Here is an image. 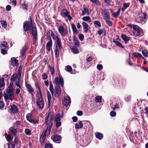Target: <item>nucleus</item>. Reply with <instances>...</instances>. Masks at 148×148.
Wrapping results in <instances>:
<instances>
[{
    "label": "nucleus",
    "mask_w": 148,
    "mask_h": 148,
    "mask_svg": "<svg viewBox=\"0 0 148 148\" xmlns=\"http://www.w3.org/2000/svg\"><path fill=\"white\" fill-rule=\"evenodd\" d=\"M51 139L55 142L59 143L61 140V137L60 136H53L51 137Z\"/></svg>",
    "instance_id": "obj_19"
},
{
    "label": "nucleus",
    "mask_w": 148,
    "mask_h": 148,
    "mask_svg": "<svg viewBox=\"0 0 148 148\" xmlns=\"http://www.w3.org/2000/svg\"><path fill=\"white\" fill-rule=\"evenodd\" d=\"M47 99H48V103L49 105H50L51 100V95L49 91H48L47 92Z\"/></svg>",
    "instance_id": "obj_37"
},
{
    "label": "nucleus",
    "mask_w": 148,
    "mask_h": 148,
    "mask_svg": "<svg viewBox=\"0 0 148 148\" xmlns=\"http://www.w3.org/2000/svg\"><path fill=\"white\" fill-rule=\"evenodd\" d=\"M45 148H53L52 144L50 143L46 144L45 146Z\"/></svg>",
    "instance_id": "obj_54"
},
{
    "label": "nucleus",
    "mask_w": 148,
    "mask_h": 148,
    "mask_svg": "<svg viewBox=\"0 0 148 148\" xmlns=\"http://www.w3.org/2000/svg\"><path fill=\"white\" fill-rule=\"evenodd\" d=\"M125 44H127L130 40V38H122Z\"/></svg>",
    "instance_id": "obj_63"
},
{
    "label": "nucleus",
    "mask_w": 148,
    "mask_h": 148,
    "mask_svg": "<svg viewBox=\"0 0 148 148\" xmlns=\"http://www.w3.org/2000/svg\"><path fill=\"white\" fill-rule=\"evenodd\" d=\"M57 38V41L56 42V45L57 46H58L60 49H61L62 47V45L61 43V41L60 40L59 38Z\"/></svg>",
    "instance_id": "obj_40"
},
{
    "label": "nucleus",
    "mask_w": 148,
    "mask_h": 148,
    "mask_svg": "<svg viewBox=\"0 0 148 148\" xmlns=\"http://www.w3.org/2000/svg\"><path fill=\"white\" fill-rule=\"evenodd\" d=\"M10 110L11 111L14 113H16L18 111L17 108L15 105L11 107Z\"/></svg>",
    "instance_id": "obj_30"
},
{
    "label": "nucleus",
    "mask_w": 148,
    "mask_h": 148,
    "mask_svg": "<svg viewBox=\"0 0 148 148\" xmlns=\"http://www.w3.org/2000/svg\"><path fill=\"white\" fill-rule=\"evenodd\" d=\"M35 86L36 87V88L38 89L39 95H42L41 90L40 88V86L39 85L38 83H35Z\"/></svg>",
    "instance_id": "obj_35"
},
{
    "label": "nucleus",
    "mask_w": 148,
    "mask_h": 148,
    "mask_svg": "<svg viewBox=\"0 0 148 148\" xmlns=\"http://www.w3.org/2000/svg\"><path fill=\"white\" fill-rule=\"evenodd\" d=\"M29 121L31 123H33L34 124H35L36 123H38L39 121L38 120L30 119Z\"/></svg>",
    "instance_id": "obj_44"
},
{
    "label": "nucleus",
    "mask_w": 148,
    "mask_h": 148,
    "mask_svg": "<svg viewBox=\"0 0 148 148\" xmlns=\"http://www.w3.org/2000/svg\"><path fill=\"white\" fill-rule=\"evenodd\" d=\"M83 10L82 12V16H84L85 14H86L87 15H89V10L87 8L84 7H85L84 5H83Z\"/></svg>",
    "instance_id": "obj_22"
},
{
    "label": "nucleus",
    "mask_w": 148,
    "mask_h": 148,
    "mask_svg": "<svg viewBox=\"0 0 148 148\" xmlns=\"http://www.w3.org/2000/svg\"><path fill=\"white\" fill-rule=\"evenodd\" d=\"M71 103V99L69 97L66 96L64 97L63 101V103L64 106H67L69 105Z\"/></svg>",
    "instance_id": "obj_14"
},
{
    "label": "nucleus",
    "mask_w": 148,
    "mask_h": 148,
    "mask_svg": "<svg viewBox=\"0 0 148 148\" xmlns=\"http://www.w3.org/2000/svg\"><path fill=\"white\" fill-rule=\"evenodd\" d=\"M93 4L97 5H99L100 3L99 0H90Z\"/></svg>",
    "instance_id": "obj_43"
},
{
    "label": "nucleus",
    "mask_w": 148,
    "mask_h": 148,
    "mask_svg": "<svg viewBox=\"0 0 148 148\" xmlns=\"http://www.w3.org/2000/svg\"><path fill=\"white\" fill-rule=\"evenodd\" d=\"M7 145H8V148H14V147L15 145L13 143H8Z\"/></svg>",
    "instance_id": "obj_57"
},
{
    "label": "nucleus",
    "mask_w": 148,
    "mask_h": 148,
    "mask_svg": "<svg viewBox=\"0 0 148 148\" xmlns=\"http://www.w3.org/2000/svg\"><path fill=\"white\" fill-rule=\"evenodd\" d=\"M56 123V126L57 127H59L61 125V123L60 121H55Z\"/></svg>",
    "instance_id": "obj_62"
},
{
    "label": "nucleus",
    "mask_w": 148,
    "mask_h": 148,
    "mask_svg": "<svg viewBox=\"0 0 148 148\" xmlns=\"http://www.w3.org/2000/svg\"><path fill=\"white\" fill-rule=\"evenodd\" d=\"M26 86L29 92L30 93L32 94L34 91V89L32 88L31 86L28 84H26Z\"/></svg>",
    "instance_id": "obj_23"
},
{
    "label": "nucleus",
    "mask_w": 148,
    "mask_h": 148,
    "mask_svg": "<svg viewBox=\"0 0 148 148\" xmlns=\"http://www.w3.org/2000/svg\"><path fill=\"white\" fill-rule=\"evenodd\" d=\"M61 93V89L59 86H56L55 87L54 96L56 97H58Z\"/></svg>",
    "instance_id": "obj_15"
},
{
    "label": "nucleus",
    "mask_w": 148,
    "mask_h": 148,
    "mask_svg": "<svg viewBox=\"0 0 148 148\" xmlns=\"http://www.w3.org/2000/svg\"><path fill=\"white\" fill-rule=\"evenodd\" d=\"M88 122L87 121H83V122L80 121L77 123L75 126V128L76 129H79L81 128L83 126V124L88 125Z\"/></svg>",
    "instance_id": "obj_13"
},
{
    "label": "nucleus",
    "mask_w": 148,
    "mask_h": 148,
    "mask_svg": "<svg viewBox=\"0 0 148 148\" xmlns=\"http://www.w3.org/2000/svg\"><path fill=\"white\" fill-rule=\"evenodd\" d=\"M143 55L145 57H147L148 56V52L147 50L144 49L142 51Z\"/></svg>",
    "instance_id": "obj_48"
},
{
    "label": "nucleus",
    "mask_w": 148,
    "mask_h": 148,
    "mask_svg": "<svg viewBox=\"0 0 148 148\" xmlns=\"http://www.w3.org/2000/svg\"><path fill=\"white\" fill-rule=\"evenodd\" d=\"M72 52L75 54H77L79 53V51L77 48L75 46H72L71 48Z\"/></svg>",
    "instance_id": "obj_29"
},
{
    "label": "nucleus",
    "mask_w": 148,
    "mask_h": 148,
    "mask_svg": "<svg viewBox=\"0 0 148 148\" xmlns=\"http://www.w3.org/2000/svg\"><path fill=\"white\" fill-rule=\"evenodd\" d=\"M30 33L32 34V36L34 37H37L38 36L37 29L36 26L33 27L30 30Z\"/></svg>",
    "instance_id": "obj_16"
},
{
    "label": "nucleus",
    "mask_w": 148,
    "mask_h": 148,
    "mask_svg": "<svg viewBox=\"0 0 148 148\" xmlns=\"http://www.w3.org/2000/svg\"><path fill=\"white\" fill-rule=\"evenodd\" d=\"M132 58L135 57L137 58H140L142 57V55L138 53H134L132 54Z\"/></svg>",
    "instance_id": "obj_33"
},
{
    "label": "nucleus",
    "mask_w": 148,
    "mask_h": 148,
    "mask_svg": "<svg viewBox=\"0 0 148 148\" xmlns=\"http://www.w3.org/2000/svg\"><path fill=\"white\" fill-rule=\"evenodd\" d=\"M111 0H104V2L106 5L110 6V5Z\"/></svg>",
    "instance_id": "obj_55"
},
{
    "label": "nucleus",
    "mask_w": 148,
    "mask_h": 148,
    "mask_svg": "<svg viewBox=\"0 0 148 148\" xmlns=\"http://www.w3.org/2000/svg\"><path fill=\"white\" fill-rule=\"evenodd\" d=\"M64 80L60 75L59 78L58 77L55 78L54 81V83L55 84L56 86H59L60 84L61 86L63 87L64 86Z\"/></svg>",
    "instance_id": "obj_10"
},
{
    "label": "nucleus",
    "mask_w": 148,
    "mask_h": 148,
    "mask_svg": "<svg viewBox=\"0 0 148 148\" xmlns=\"http://www.w3.org/2000/svg\"><path fill=\"white\" fill-rule=\"evenodd\" d=\"M49 89L51 94L53 95L54 93V89L52 82L51 81L50 82V86Z\"/></svg>",
    "instance_id": "obj_34"
},
{
    "label": "nucleus",
    "mask_w": 148,
    "mask_h": 148,
    "mask_svg": "<svg viewBox=\"0 0 148 148\" xmlns=\"http://www.w3.org/2000/svg\"><path fill=\"white\" fill-rule=\"evenodd\" d=\"M22 5L23 8V9H24L25 10H28V5L27 3H26L25 2L22 4Z\"/></svg>",
    "instance_id": "obj_52"
},
{
    "label": "nucleus",
    "mask_w": 148,
    "mask_h": 148,
    "mask_svg": "<svg viewBox=\"0 0 148 148\" xmlns=\"http://www.w3.org/2000/svg\"><path fill=\"white\" fill-rule=\"evenodd\" d=\"M119 103V102L118 99L113 100L110 103V106L111 108L113 110L119 109L120 108Z\"/></svg>",
    "instance_id": "obj_8"
},
{
    "label": "nucleus",
    "mask_w": 148,
    "mask_h": 148,
    "mask_svg": "<svg viewBox=\"0 0 148 148\" xmlns=\"http://www.w3.org/2000/svg\"><path fill=\"white\" fill-rule=\"evenodd\" d=\"M8 44L5 41H3L1 42V48H6L8 47Z\"/></svg>",
    "instance_id": "obj_46"
},
{
    "label": "nucleus",
    "mask_w": 148,
    "mask_h": 148,
    "mask_svg": "<svg viewBox=\"0 0 148 148\" xmlns=\"http://www.w3.org/2000/svg\"><path fill=\"white\" fill-rule=\"evenodd\" d=\"M82 20L85 21H88L89 20H91L90 17L89 16H86L83 17L82 18Z\"/></svg>",
    "instance_id": "obj_56"
},
{
    "label": "nucleus",
    "mask_w": 148,
    "mask_h": 148,
    "mask_svg": "<svg viewBox=\"0 0 148 148\" xmlns=\"http://www.w3.org/2000/svg\"><path fill=\"white\" fill-rule=\"evenodd\" d=\"M110 17L104 19L106 24L109 26H111L112 25V22L110 21Z\"/></svg>",
    "instance_id": "obj_32"
},
{
    "label": "nucleus",
    "mask_w": 148,
    "mask_h": 148,
    "mask_svg": "<svg viewBox=\"0 0 148 148\" xmlns=\"http://www.w3.org/2000/svg\"><path fill=\"white\" fill-rule=\"evenodd\" d=\"M95 101L97 102L100 103L101 102V96H97L95 99Z\"/></svg>",
    "instance_id": "obj_50"
},
{
    "label": "nucleus",
    "mask_w": 148,
    "mask_h": 148,
    "mask_svg": "<svg viewBox=\"0 0 148 148\" xmlns=\"http://www.w3.org/2000/svg\"><path fill=\"white\" fill-rule=\"evenodd\" d=\"M52 45V41L51 38H50L49 41H48L46 45L47 50L49 52L50 50V48L51 47Z\"/></svg>",
    "instance_id": "obj_20"
},
{
    "label": "nucleus",
    "mask_w": 148,
    "mask_h": 148,
    "mask_svg": "<svg viewBox=\"0 0 148 148\" xmlns=\"http://www.w3.org/2000/svg\"><path fill=\"white\" fill-rule=\"evenodd\" d=\"M27 49V48L26 46H24L23 47L22 50L21 51V53L23 56L25 54Z\"/></svg>",
    "instance_id": "obj_49"
},
{
    "label": "nucleus",
    "mask_w": 148,
    "mask_h": 148,
    "mask_svg": "<svg viewBox=\"0 0 148 148\" xmlns=\"http://www.w3.org/2000/svg\"><path fill=\"white\" fill-rule=\"evenodd\" d=\"M21 75L18 73L13 74L10 78V81L15 82V85L17 87L21 88L19 84V82L21 79Z\"/></svg>",
    "instance_id": "obj_3"
},
{
    "label": "nucleus",
    "mask_w": 148,
    "mask_h": 148,
    "mask_svg": "<svg viewBox=\"0 0 148 148\" xmlns=\"http://www.w3.org/2000/svg\"><path fill=\"white\" fill-rule=\"evenodd\" d=\"M94 23L99 27H100L101 26V24L100 22L98 21H95L94 22Z\"/></svg>",
    "instance_id": "obj_58"
},
{
    "label": "nucleus",
    "mask_w": 148,
    "mask_h": 148,
    "mask_svg": "<svg viewBox=\"0 0 148 148\" xmlns=\"http://www.w3.org/2000/svg\"><path fill=\"white\" fill-rule=\"evenodd\" d=\"M2 27L5 28L7 26V22L5 21H0Z\"/></svg>",
    "instance_id": "obj_47"
},
{
    "label": "nucleus",
    "mask_w": 148,
    "mask_h": 148,
    "mask_svg": "<svg viewBox=\"0 0 148 148\" xmlns=\"http://www.w3.org/2000/svg\"><path fill=\"white\" fill-rule=\"evenodd\" d=\"M132 28L134 35L136 36H142L143 35L144 33L143 32L142 29L138 26L135 25H133Z\"/></svg>",
    "instance_id": "obj_4"
},
{
    "label": "nucleus",
    "mask_w": 148,
    "mask_h": 148,
    "mask_svg": "<svg viewBox=\"0 0 148 148\" xmlns=\"http://www.w3.org/2000/svg\"><path fill=\"white\" fill-rule=\"evenodd\" d=\"M7 51L5 49H2L1 50V52L2 54L5 55L7 54Z\"/></svg>",
    "instance_id": "obj_61"
},
{
    "label": "nucleus",
    "mask_w": 148,
    "mask_h": 148,
    "mask_svg": "<svg viewBox=\"0 0 148 148\" xmlns=\"http://www.w3.org/2000/svg\"><path fill=\"white\" fill-rule=\"evenodd\" d=\"M50 132L45 130L42 132L40 137V142L41 143H44L46 136H48Z\"/></svg>",
    "instance_id": "obj_11"
},
{
    "label": "nucleus",
    "mask_w": 148,
    "mask_h": 148,
    "mask_svg": "<svg viewBox=\"0 0 148 148\" xmlns=\"http://www.w3.org/2000/svg\"><path fill=\"white\" fill-rule=\"evenodd\" d=\"M73 40L74 41V44L77 47H79V43L77 39L76 38H73Z\"/></svg>",
    "instance_id": "obj_51"
},
{
    "label": "nucleus",
    "mask_w": 148,
    "mask_h": 148,
    "mask_svg": "<svg viewBox=\"0 0 148 148\" xmlns=\"http://www.w3.org/2000/svg\"><path fill=\"white\" fill-rule=\"evenodd\" d=\"M36 104L37 106L40 109H42L44 106V103L42 95H40L36 99Z\"/></svg>",
    "instance_id": "obj_7"
},
{
    "label": "nucleus",
    "mask_w": 148,
    "mask_h": 148,
    "mask_svg": "<svg viewBox=\"0 0 148 148\" xmlns=\"http://www.w3.org/2000/svg\"><path fill=\"white\" fill-rule=\"evenodd\" d=\"M29 21H26L23 23V28L25 32H27L30 30L32 28V20L31 16L29 17Z\"/></svg>",
    "instance_id": "obj_5"
},
{
    "label": "nucleus",
    "mask_w": 148,
    "mask_h": 148,
    "mask_svg": "<svg viewBox=\"0 0 148 148\" xmlns=\"http://www.w3.org/2000/svg\"><path fill=\"white\" fill-rule=\"evenodd\" d=\"M113 42L116 45L119 47H121L122 48H124V47L122 45L121 43V40L119 39V38H116V39H113Z\"/></svg>",
    "instance_id": "obj_18"
},
{
    "label": "nucleus",
    "mask_w": 148,
    "mask_h": 148,
    "mask_svg": "<svg viewBox=\"0 0 148 148\" xmlns=\"http://www.w3.org/2000/svg\"><path fill=\"white\" fill-rule=\"evenodd\" d=\"M20 125L21 122L19 121H16L13 124V125L14 127H18Z\"/></svg>",
    "instance_id": "obj_53"
},
{
    "label": "nucleus",
    "mask_w": 148,
    "mask_h": 148,
    "mask_svg": "<svg viewBox=\"0 0 148 148\" xmlns=\"http://www.w3.org/2000/svg\"><path fill=\"white\" fill-rule=\"evenodd\" d=\"M14 95L13 88L12 86L8 87L7 88L6 92L3 93L4 97L6 101L8 99L12 101L14 99Z\"/></svg>",
    "instance_id": "obj_2"
},
{
    "label": "nucleus",
    "mask_w": 148,
    "mask_h": 148,
    "mask_svg": "<svg viewBox=\"0 0 148 148\" xmlns=\"http://www.w3.org/2000/svg\"><path fill=\"white\" fill-rule=\"evenodd\" d=\"M48 67L50 70V71L51 72V74L53 76L55 73V70L54 67L53 66H51L50 65H48Z\"/></svg>",
    "instance_id": "obj_36"
},
{
    "label": "nucleus",
    "mask_w": 148,
    "mask_h": 148,
    "mask_svg": "<svg viewBox=\"0 0 148 148\" xmlns=\"http://www.w3.org/2000/svg\"><path fill=\"white\" fill-rule=\"evenodd\" d=\"M63 117V112L62 111V115L61 116L60 114H58L56 115L55 119V121H60V118Z\"/></svg>",
    "instance_id": "obj_25"
},
{
    "label": "nucleus",
    "mask_w": 148,
    "mask_h": 148,
    "mask_svg": "<svg viewBox=\"0 0 148 148\" xmlns=\"http://www.w3.org/2000/svg\"><path fill=\"white\" fill-rule=\"evenodd\" d=\"M82 25L83 27V30L85 32H86L88 31V26L87 24L85 22H83L82 23Z\"/></svg>",
    "instance_id": "obj_26"
},
{
    "label": "nucleus",
    "mask_w": 148,
    "mask_h": 148,
    "mask_svg": "<svg viewBox=\"0 0 148 148\" xmlns=\"http://www.w3.org/2000/svg\"><path fill=\"white\" fill-rule=\"evenodd\" d=\"M5 136L7 140L8 141L12 140L13 138V137L11 135H8L7 133L5 134Z\"/></svg>",
    "instance_id": "obj_41"
},
{
    "label": "nucleus",
    "mask_w": 148,
    "mask_h": 148,
    "mask_svg": "<svg viewBox=\"0 0 148 148\" xmlns=\"http://www.w3.org/2000/svg\"><path fill=\"white\" fill-rule=\"evenodd\" d=\"M54 52L56 57H58L59 56V51L57 45H56L54 48Z\"/></svg>",
    "instance_id": "obj_42"
},
{
    "label": "nucleus",
    "mask_w": 148,
    "mask_h": 148,
    "mask_svg": "<svg viewBox=\"0 0 148 148\" xmlns=\"http://www.w3.org/2000/svg\"><path fill=\"white\" fill-rule=\"evenodd\" d=\"M52 116V112H50L45 117V123L47 126L46 130L49 132H51V129L53 125Z\"/></svg>",
    "instance_id": "obj_1"
},
{
    "label": "nucleus",
    "mask_w": 148,
    "mask_h": 148,
    "mask_svg": "<svg viewBox=\"0 0 148 148\" xmlns=\"http://www.w3.org/2000/svg\"><path fill=\"white\" fill-rule=\"evenodd\" d=\"M121 12V9H119L118 10L117 12H116L113 13L112 14V16H113L115 18H117L119 16L120 14V12Z\"/></svg>",
    "instance_id": "obj_28"
},
{
    "label": "nucleus",
    "mask_w": 148,
    "mask_h": 148,
    "mask_svg": "<svg viewBox=\"0 0 148 148\" xmlns=\"http://www.w3.org/2000/svg\"><path fill=\"white\" fill-rule=\"evenodd\" d=\"M25 132L27 135H29L31 134V131L29 129H25Z\"/></svg>",
    "instance_id": "obj_60"
},
{
    "label": "nucleus",
    "mask_w": 148,
    "mask_h": 148,
    "mask_svg": "<svg viewBox=\"0 0 148 148\" xmlns=\"http://www.w3.org/2000/svg\"><path fill=\"white\" fill-rule=\"evenodd\" d=\"M10 132L12 135L15 136L17 134V130L16 129L13 127H11L10 129Z\"/></svg>",
    "instance_id": "obj_24"
},
{
    "label": "nucleus",
    "mask_w": 148,
    "mask_h": 148,
    "mask_svg": "<svg viewBox=\"0 0 148 148\" xmlns=\"http://www.w3.org/2000/svg\"><path fill=\"white\" fill-rule=\"evenodd\" d=\"M47 37H54L55 34L53 33V31L51 30H49L47 32Z\"/></svg>",
    "instance_id": "obj_38"
},
{
    "label": "nucleus",
    "mask_w": 148,
    "mask_h": 148,
    "mask_svg": "<svg viewBox=\"0 0 148 148\" xmlns=\"http://www.w3.org/2000/svg\"><path fill=\"white\" fill-rule=\"evenodd\" d=\"M138 18H137L136 19L138 20V19L139 23L141 24L145 23L147 20V14L145 12L141 13L140 12L138 14Z\"/></svg>",
    "instance_id": "obj_6"
},
{
    "label": "nucleus",
    "mask_w": 148,
    "mask_h": 148,
    "mask_svg": "<svg viewBox=\"0 0 148 148\" xmlns=\"http://www.w3.org/2000/svg\"><path fill=\"white\" fill-rule=\"evenodd\" d=\"M11 64L13 66H17L18 65V61L16 58L13 57L11 59Z\"/></svg>",
    "instance_id": "obj_21"
},
{
    "label": "nucleus",
    "mask_w": 148,
    "mask_h": 148,
    "mask_svg": "<svg viewBox=\"0 0 148 148\" xmlns=\"http://www.w3.org/2000/svg\"><path fill=\"white\" fill-rule=\"evenodd\" d=\"M58 31L62 36H65L67 34V32H65L63 27L62 25H60L59 27Z\"/></svg>",
    "instance_id": "obj_17"
},
{
    "label": "nucleus",
    "mask_w": 148,
    "mask_h": 148,
    "mask_svg": "<svg viewBox=\"0 0 148 148\" xmlns=\"http://www.w3.org/2000/svg\"><path fill=\"white\" fill-rule=\"evenodd\" d=\"M97 69L99 70H100L103 69V66L101 64H98L97 65Z\"/></svg>",
    "instance_id": "obj_64"
},
{
    "label": "nucleus",
    "mask_w": 148,
    "mask_h": 148,
    "mask_svg": "<svg viewBox=\"0 0 148 148\" xmlns=\"http://www.w3.org/2000/svg\"><path fill=\"white\" fill-rule=\"evenodd\" d=\"M5 85L4 79L0 76V87H2Z\"/></svg>",
    "instance_id": "obj_39"
},
{
    "label": "nucleus",
    "mask_w": 148,
    "mask_h": 148,
    "mask_svg": "<svg viewBox=\"0 0 148 148\" xmlns=\"http://www.w3.org/2000/svg\"><path fill=\"white\" fill-rule=\"evenodd\" d=\"M101 13L104 19L110 17V12L108 9H101Z\"/></svg>",
    "instance_id": "obj_12"
},
{
    "label": "nucleus",
    "mask_w": 148,
    "mask_h": 148,
    "mask_svg": "<svg viewBox=\"0 0 148 148\" xmlns=\"http://www.w3.org/2000/svg\"><path fill=\"white\" fill-rule=\"evenodd\" d=\"M60 15L63 18L67 17L69 20L73 19L72 17L70 15V12L66 9H63L61 11Z\"/></svg>",
    "instance_id": "obj_9"
},
{
    "label": "nucleus",
    "mask_w": 148,
    "mask_h": 148,
    "mask_svg": "<svg viewBox=\"0 0 148 148\" xmlns=\"http://www.w3.org/2000/svg\"><path fill=\"white\" fill-rule=\"evenodd\" d=\"M97 33L98 34H99L101 36V35L102 34L103 36V35H105L106 32L105 30H100L97 31Z\"/></svg>",
    "instance_id": "obj_45"
},
{
    "label": "nucleus",
    "mask_w": 148,
    "mask_h": 148,
    "mask_svg": "<svg viewBox=\"0 0 148 148\" xmlns=\"http://www.w3.org/2000/svg\"><path fill=\"white\" fill-rule=\"evenodd\" d=\"M71 27L74 33H76L77 34H79V32L76 29V26L74 24H71Z\"/></svg>",
    "instance_id": "obj_27"
},
{
    "label": "nucleus",
    "mask_w": 148,
    "mask_h": 148,
    "mask_svg": "<svg viewBox=\"0 0 148 148\" xmlns=\"http://www.w3.org/2000/svg\"><path fill=\"white\" fill-rule=\"evenodd\" d=\"M23 67V66L22 65H21L19 66L18 68V72L17 73L21 75V71Z\"/></svg>",
    "instance_id": "obj_59"
},
{
    "label": "nucleus",
    "mask_w": 148,
    "mask_h": 148,
    "mask_svg": "<svg viewBox=\"0 0 148 148\" xmlns=\"http://www.w3.org/2000/svg\"><path fill=\"white\" fill-rule=\"evenodd\" d=\"M96 137L99 140H101L103 137V135L99 132H97L95 133Z\"/></svg>",
    "instance_id": "obj_31"
}]
</instances>
